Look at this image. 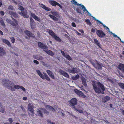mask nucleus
Here are the masks:
<instances>
[{"label": "nucleus", "instance_id": "nucleus-14", "mask_svg": "<svg viewBox=\"0 0 124 124\" xmlns=\"http://www.w3.org/2000/svg\"><path fill=\"white\" fill-rule=\"evenodd\" d=\"M43 108H40L38 109L37 113L39 116H41L42 117H43Z\"/></svg>", "mask_w": 124, "mask_h": 124}, {"label": "nucleus", "instance_id": "nucleus-16", "mask_svg": "<svg viewBox=\"0 0 124 124\" xmlns=\"http://www.w3.org/2000/svg\"><path fill=\"white\" fill-rule=\"evenodd\" d=\"M31 15L35 20L40 22L41 21L40 19L34 13L31 12Z\"/></svg>", "mask_w": 124, "mask_h": 124}, {"label": "nucleus", "instance_id": "nucleus-49", "mask_svg": "<svg viewBox=\"0 0 124 124\" xmlns=\"http://www.w3.org/2000/svg\"><path fill=\"white\" fill-rule=\"evenodd\" d=\"M33 62L36 64H39V62L37 60H35L33 61Z\"/></svg>", "mask_w": 124, "mask_h": 124}, {"label": "nucleus", "instance_id": "nucleus-60", "mask_svg": "<svg viewBox=\"0 0 124 124\" xmlns=\"http://www.w3.org/2000/svg\"><path fill=\"white\" fill-rule=\"evenodd\" d=\"M76 33H77V34L79 36H80L81 35V33H79L77 31H76Z\"/></svg>", "mask_w": 124, "mask_h": 124}, {"label": "nucleus", "instance_id": "nucleus-30", "mask_svg": "<svg viewBox=\"0 0 124 124\" xmlns=\"http://www.w3.org/2000/svg\"><path fill=\"white\" fill-rule=\"evenodd\" d=\"M8 9L9 10H15L13 6L12 5H10L8 7Z\"/></svg>", "mask_w": 124, "mask_h": 124}, {"label": "nucleus", "instance_id": "nucleus-6", "mask_svg": "<svg viewBox=\"0 0 124 124\" xmlns=\"http://www.w3.org/2000/svg\"><path fill=\"white\" fill-rule=\"evenodd\" d=\"M27 108L29 115H33L34 114V107L32 104L31 103H29L28 105Z\"/></svg>", "mask_w": 124, "mask_h": 124}, {"label": "nucleus", "instance_id": "nucleus-55", "mask_svg": "<svg viewBox=\"0 0 124 124\" xmlns=\"http://www.w3.org/2000/svg\"><path fill=\"white\" fill-rule=\"evenodd\" d=\"M75 77L77 80L79 78V76L78 74L76 75Z\"/></svg>", "mask_w": 124, "mask_h": 124}, {"label": "nucleus", "instance_id": "nucleus-38", "mask_svg": "<svg viewBox=\"0 0 124 124\" xmlns=\"http://www.w3.org/2000/svg\"><path fill=\"white\" fill-rule=\"evenodd\" d=\"M43 112L44 113L46 114L47 115H48L49 114V112L46 109L43 108Z\"/></svg>", "mask_w": 124, "mask_h": 124}, {"label": "nucleus", "instance_id": "nucleus-64", "mask_svg": "<svg viewBox=\"0 0 124 124\" xmlns=\"http://www.w3.org/2000/svg\"><path fill=\"white\" fill-rule=\"evenodd\" d=\"M3 34V32L1 31L0 30V35H2Z\"/></svg>", "mask_w": 124, "mask_h": 124}, {"label": "nucleus", "instance_id": "nucleus-35", "mask_svg": "<svg viewBox=\"0 0 124 124\" xmlns=\"http://www.w3.org/2000/svg\"><path fill=\"white\" fill-rule=\"evenodd\" d=\"M0 23L2 26L5 27V24L2 19L0 20Z\"/></svg>", "mask_w": 124, "mask_h": 124}, {"label": "nucleus", "instance_id": "nucleus-24", "mask_svg": "<svg viewBox=\"0 0 124 124\" xmlns=\"http://www.w3.org/2000/svg\"><path fill=\"white\" fill-rule=\"evenodd\" d=\"M44 51L47 54L50 55L51 56H53L54 55V52L52 51L49 50L48 51L44 50Z\"/></svg>", "mask_w": 124, "mask_h": 124}, {"label": "nucleus", "instance_id": "nucleus-4", "mask_svg": "<svg viewBox=\"0 0 124 124\" xmlns=\"http://www.w3.org/2000/svg\"><path fill=\"white\" fill-rule=\"evenodd\" d=\"M36 71L38 75L42 79H45L48 81H50V78L46 73L43 72V74L39 70H36Z\"/></svg>", "mask_w": 124, "mask_h": 124}, {"label": "nucleus", "instance_id": "nucleus-54", "mask_svg": "<svg viewBox=\"0 0 124 124\" xmlns=\"http://www.w3.org/2000/svg\"><path fill=\"white\" fill-rule=\"evenodd\" d=\"M0 14H1V15L3 16L4 15L5 13L4 12L2 11H0Z\"/></svg>", "mask_w": 124, "mask_h": 124}, {"label": "nucleus", "instance_id": "nucleus-39", "mask_svg": "<svg viewBox=\"0 0 124 124\" xmlns=\"http://www.w3.org/2000/svg\"><path fill=\"white\" fill-rule=\"evenodd\" d=\"M72 1L73 2V3L75 5H79L80 6H81V4H78L75 0H73Z\"/></svg>", "mask_w": 124, "mask_h": 124}, {"label": "nucleus", "instance_id": "nucleus-12", "mask_svg": "<svg viewBox=\"0 0 124 124\" xmlns=\"http://www.w3.org/2000/svg\"><path fill=\"white\" fill-rule=\"evenodd\" d=\"M24 33L29 37H31L33 38H35V37L34 34H32L30 31L28 30H26L24 31Z\"/></svg>", "mask_w": 124, "mask_h": 124}, {"label": "nucleus", "instance_id": "nucleus-2", "mask_svg": "<svg viewBox=\"0 0 124 124\" xmlns=\"http://www.w3.org/2000/svg\"><path fill=\"white\" fill-rule=\"evenodd\" d=\"M2 81L3 85L8 89H10L12 91H15L16 89H20L21 86L17 85H14V88L12 87V85H14V83L8 80L4 79H3Z\"/></svg>", "mask_w": 124, "mask_h": 124}, {"label": "nucleus", "instance_id": "nucleus-9", "mask_svg": "<svg viewBox=\"0 0 124 124\" xmlns=\"http://www.w3.org/2000/svg\"><path fill=\"white\" fill-rule=\"evenodd\" d=\"M96 34L97 36L100 38L106 37V35L102 30H97L96 31Z\"/></svg>", "mask_w": 124, "mask_h": 124}, {"label": "nucleus", "instance_id": "nucleus-57", "mask_svg": "<svg viewBox=\"0 0 124 124\" xmlns=\"http://www.w3.org/2000/svg\"><path fill=\"white\" fill-rule=\"evenodd\" d=\"M30 22H34V21L33 19H32L31 18H30Z\"/></svg>", "mask_w": 124, "mask_h": 124}, {"label": "nucleus", "instance_id": "nucleus-50", "mask_svg": "<svg viewBox=\"0 0 124 124\" xmlns=\"http://www.w3.org/2000/svg\"><path fill=\"white\" fill-rule=\"evenodd\" d=\"M82 83H83V84L84 86H87V85L86 83V81H83Z\"/></svg>", "mask_w": 124, "mask_h": 124}, {"label": "nucleus", "instance_id": "nucleus-45", "mask_svg": "<svg viewBox=\"0 0 124 124\" xmlns=\"http://www.w3.org/2000/svg\"><path fill=\"white\" fill-rule=\"evenodd\" d=\"M8 120L10 122V124H12L13 122V120L11 118H9L8 119Z\"/></svg>", "mask_w": 124, "mask_h": 124}, {"label": "nucleus", "instance_id": "nucleus-48", "mask_svg": "<svg viewBox=\"0 0 124 124\" xmlns=\"http://www.w3.org/2000/svg\"><path fill=\"white\" fill-rule=\"evenodd\" d=\"M15 40L14 39V37H12L11 38V42L13 43H14L15 42Z\"/></svg>", "mask_w": 124, "mask_h": 124}, {"label": "nucleus", "instance_id": "nucleus-7", "mask_svg": "<svg viewBox=\"0 0 124 124\" xmlns=\"http://www.w3.org/2000/svg\"><path fill=\"white\" fill-rule=\"evenodd\" d=\"M49 30L48 32L49 34L53 38L59 42H61V40L60 38L56 36V34H55L53 31L48 29Z\"/></svg>", "mask_w": 124, "mask_h": 124}, {"label": "nucleus", "instance_id": "nucleus-27", "mask_svg": "<svg viewBox=\"0 0 124 124\" xmlns=\"http://www.w3.org/2000/svg\"><path fill=\"white\" fill-rule=\"evenodd\" d=\"M94 42L95 44L99 46L100 47L101 44L99 42L98 40L97 39H94Z\"/></svg>", "mask_w": 124, "mask_h": 124}, {"label": "nucleus", "instance_id": "nucleus-18", "mask_svg": "<svg viewBox=\"0 0 124 124\" xmlns=\"http://www.w3.org/2000/svg\"><path fill=\"white\" fill-rule=\"evenodd\" d=\"M12 17V20L14 21V22H13L11 20H8V21L9 22H11V23H10V24L11 25H12L16 26L18 25V23L17 21L14 18H13V17Z\"/></svg>", "mask_w": 124, "mask_h": 124}, {"label": "nucleus", "instance_id": "nucleus-26", "mask_svg": "<svg viewBox=\"0 0 124 124\" xmlns=\"http://www.w3.org/2000/svg\"><path fill=\"white\" fill-rule=\"evenodd\" d=\"M5 110V107H3V106H2L0 108V112L2 113H4Z\"/></svg>", "mask_w": 124, "mask_h": 124}, {"label": "nucleus", "instance_id": "nucleus-52", "mask_svg": "<svg viewBox=\"0 0 124 124\" xmlns=\"http://www.w3.org/2000/svg\"><path fill=\"white\" fill-rule=\"evenodd\" d=\"M96 29H95L93 28H92L91 30V32L93 33L95 32Z\"/></svg>", "mask_w": 124, "mask_h": 124}, {"label": "nucleus", "instance_id": "nucleus-37", "mask_svg": "<svg viewBox=\"0 0 124 124\" xmlns=\"http://www.w3.org/2000/svg\"><path fill=\"white\" fill-rule=\"evenodd\" d=\"M46 72L49 76H50L51 75H52V74L53 73L52 72L49 70H47Z\"/></svg>", "mask_w": 124, "mask_h": 124}, {"label": "nucleus", "instance_id": "nucleus-43", "mask_svg": "<svg viewBox=\"0 0 124 124\" xmlns=\"http://www.w3.org/2000/svg\"><path fill=\"white\" fill-rule=\"evenodd\" d=\"M76 11L77 12L79 13H81V10L79 8H77L76 9Z\"/></svg>", "mask_w": 124, "mask_h": 124}, {"label": "nucleus", "instance_id": "nucleus-1", "mask_svg": "<svg viewBox=\"0 0 124 124\" xmlns=\"http://www.w3.org/2000/svg\"><path fill=\"white\" fill-rule=\"evenodd\" d=\"M96 83L95 81H92V85L95 92L98 93L103 94L104 91L105 90L103 84L99 82H97V85H96Z\"/></svg>", "mask_w": 124, "mask_h": 124}, {"label": "nucleus", "instance_id": "nucleus-29", "mask_svg": "<svg viewBox=\"0 0 124 124\" xmlns=\"http://www.w3.org/2000/svg\"><path fill=\"white\" fill-rule=\"evenodd\" d=\"M64 57L68 60L70 61L72 59V58L69 55L66 54Z\"/></svg>", "mask_w": 124, "mask_h": 124}, {"label": "nucleus", "instance_id": "nucleus-51", "mask_svg": "<svg viewBox=\"0 0 124 124\" xmlns=\"http://www.w3.org/2000/svg\"><path fill=\"white\" fill-rule=\"evenodd\" d=\"M71 25L73 27H76V25L75 23L74 22H72L71 23Z\"/></svg>", "mask_w": 124, "mask_h": 124}, {"label": "nucleus", "instance_id": "nucleus-20", "mask_svg": "<svg viewBox=\"0 0 124 124\" xmlns=\"http://www.w3.org/2000/svg\"><path fill=\"white\" fill-rule=\"evenodd\" d=\"M118 66L119 69L124 72V64L119 63Z\"/></svg>", "mask_w": 124, "mask_h": 124}, {"label": "nucleus", "instance_id": "nucleus-25", "mask_svg": "<svg viewBox=\"0 0 124 124\" xmlns=\"http://www.w3.org/2000/svg\"><path fill=\"white\" fill-rule=\"evenodd\" d=\"M110 99V97L108 96H106L103 98V101L105 103L108 101Z\"/></svg>", "mask_w": 124, "mask_h": 124}, {"label": "nucleus", "instance_id": "nucleus-31", "mask_svg": "<svg viewBox=\"0 0 124 124\" xmlns=\"http://www.w3.org/2000/svg\"><path fill=\"white\" fill-rule=\"evenodd\" d=\"M35 22H34L30 23L31 27L32 29L34 28L35 27Z\"/></svg>", "mask_w": 124, "mask_h": 124}, {"label": "nucleus", "instance_id": "nucleus-10", "mask_svg": "<svg viewBox=\"0 0 124 124\" xmlns=\"http://www.w3.org/2000/svg\"><path fill=\"white\" fill-rule=\"evenodd\" d=\"M49 3L53 6H55L56 5L59 6L61 9L62 8V6L57 2L53 0H50Z\"/></svg>", "mask_w": 124, "mask_h": 124}, {"label": "nucleus", "instance_id": "nucleus-40", "mask_svg": "<svg viewBox=\"0 0 124 124\" xmlns=\"http://www.w3.org/2000/svg\"><path fill=\"white\" fill-rule=\"evenodd\" d=\"M44 9L46 11H50L51 10V9L50 8H49L47 7H46V6L45 7Z\"/></svg>", "mask_w": 124, "mask_h": 124}, {"label": "nucleus", "instance_id": "nucleus-28", "mask_svg": "<svg viewBox=\"0 0 124 124\" xmlns=\"http://www.w3.org/2000/svg\"><path fill=\"white\" fill-rule=\"evenodd\" d=\"M118 85L122 89H124V83L119 82L118 83Z\"/></svg>", "mask_w": 124, "mask_h": 124}, {"label": "nucleus", "instance_id": "nucleus-47", "mask_svg": "<svg viewBox=\"0 0 124 124\" xmlns=\"http://www.w3.org/2000/svg\"><path fill=\"white\" fill-rule=\"evenodd\" d=\"M49 76L50 78L53 79H54V76L53 73L52 74V75H51Z\"/></svg>", "mask_w": 124, "mask_h": 124}, {"label": "nucleus", "instance_id": "nucleus-5", "mask_svg": "<svg viewBox=\"0 0 124 124\" xmlns=\"http://www.w3.org/2000/svg\"><path fill=\"white\" fill-rule=\"evenodd\" d=\"M51 13L53 15L50 14L49 16L54 20L57 21L58 19L57 17H60L59 13L56 11H51Z\"/></svg>", "mask_w": 124, "mask_h": 124}, {"label": "nucleus", "instance_id": "nucleus-61", "mask_svg": "<svg viewBox=\"0 0 124 124\" xmlns=\"http://www.w3.org/2000/svg\"><path fill=\"white\" fill-rule=\"evenodd\" d=\"M87 15L88 16H91V14L89 13V12L88 11L87 12Z\"/></svg>", "mask_w": 124, "mask_h": 124}, {"label": "nucleus", "instance_id": "nucleus-46", "mask_svg": "<svg viewBox=\"0 0 124 124\" xmlns=\"http://www.w3.org/2000/svg\"><path fill=\"white\" fill-rule=\"evenodd\" d=\"M20 89H21L23 91H25L26 90L25 88L22 86H20Z\"/></svg>", "mask_w": 124, "mask_h": 124}, {"label": "nucleus", "instance_id": "nucleus-17", "mask_svg": "<svg viewBox=\"0 0 124 124\" xmlns=\"http://www.w3.org/2000/svg\"><path fill=\"white\" fill-rule=\"evenodd\" d=\"M9 14L11 16L12 18V16L15 18L18 17V14L15 12H14L11 11H9Z\"/></svg>", "mask_w": 124, "mask_h": 124}, {"label": "nucleus", "instance_id": "nucleus-58", "mask_svg": "<svg viewBox=\"0 0 124 124\" xmlns=\"http://www.w3.org/2000/svg\"><path fill=\"white\" fill-rule=\"evenodd\" d=\"M23 99L24 100H26L27 99V98L26 97H23Z\"/></svg>", "mask_w": 124, "mask_h": 124}, {"label": "nucleus", "instance_id": "nucleus-41", "mask_svg": "<svg viewBox=\"0 0 124 124\" xmlns=\"http://www.w3.org/2000/svg\"><path fill=\"white\" fill-rule=\"evenodd\" d=\"M38 55H34L33 57L35 59L38 60Z\"/></svg>", "mask_w": 124, "mask_h": 124}, {"label": "nucleus", "instance_id": "nucleus-33", "mask_svg": "<svg viewBox=\"0 0 124 124\" xmlns=\"http://www.w3.org/2000/svg\"><path fill=\"white\" fill-rule=\"evenodd\" d=\"M85 22L88 25H89L90 26L91 25L92 23L91 22H90L89 20L88 19L86 20H85Z\"/></svg>", "mask_w": 124, "mask_h": 124}, {"label": "nucleus", "instance_id": "nucleus-62", "mask_svg": "<svg viewBox=\"0 0 124 124\" xmlns=\"http://www.w3.org/2000/svg\"><path fill=\"white\" fill-rule=\"evenodd\" d=\"M2 5V1L0 0V7H1Z\"/></svg>", "mask_w": 124, "mask_h": 124}, {"label": "nucleus", "instance_id": "nucleus-32", "mask_svg": "<svg viewBox=\"0 0 124 124\" xmlns=\"http://www.w3.org/2000/svg\"><path fill=\"white\" fill-rule=\"evenodd\" d=\"M80 6L82 7V9H84V11H85L86 13L88 12V11L85 8L83 5H81Z\"/></svg>", "mask_w": 124, "mask_h": 124}, {"label": "nucleus", "instance_id": "nucleus-34", "mask_svg": "<svg viewBox=\"0 0 124 124\" xmlns=\"http://www.w3.org/2000/svg\"><path fill=\"white\" fill-rule=\"evenodd\" d=\"M97 68L98 69H101L102 68L101 65L98 63L97 64Z\"/></svg>", "mask_w": 124, "mask_h": 124}, {"label": "nucleus", "instance_id": "nucleus-19", "mask_svg": "<svg viewBox=\"0 0 124 124\" xmlns=\"http://www.w3.org/2000/svg\"><path fill=\"white\" fill-rule=\"evenodd\" d=\"M45 108L50 111H52L53 112H55V109L52 106L48 105H46L45 106Z\"/></svg>", "mask_w": 124, "mask_h": 124}, {"label": "nucleus", "instance_id": "nucleus-56", "mask_svg": "<svg viewBox=\"0 0 124 124\" xmlns=\"http://www.w3.org/2000/svg\"><path fill=\"white\" fill-rule=\"evenodd\" d=\"M117 38H118V39H119L120 40V42H122V43H124V42L123 41H122L121 40V39L119 37H118V36H117Z\"/></svg>", "mask_w": 124, "mask_h": 124}, {"label": "nucleus", "instance_id": "nucleus-13", "mask_svg": "<svg viewBox=\"0 0 124 124\" xmlns=\"http://www.w3.org/2000/svg\"><path fill=\"white\" fill-rule=\"evenodd\" d=\"M38 44L39 47L42 49L46 50L47 48V47L41 42H38Z\"/></svg>", "mask_w": 124, "mask_h": 124}, {"label": "nucleus", "instance_id": "nucleus-42", "mask_svg": "<svg viewBox=\"0 0 124 124\" xmlns=\"http://www.w3.org/2000/svg\"><path fill=\"white\" fill-rule=\"evenodd\" d=\"M39 5L40 6V7L42 8L43 9H44L45 6H46L45 5L43 4H39Z\"/></svg>", "mask_w": 124, "mask_h": 124}, {"label": "nucleus", "instance_id": "nucleus-15", "mask_svg": "<svg viewBox=\"0 0 124 124\" xmlns=\"http://www.w3.org/2000/svg\"><path fill=\"white\" fill-rule=\"evenodd\" d=\"M59 72L62 75L67 78H69V75L65 71L62 70H59Z\"/></svg>", "mask_w": 124, "mask_h": 124}, {"label": "nucleus", "instance_id": "nucleus-44", "mask_svg": "<svg viewBox=\"0 0 124 124\" xmlns=\"http://www.w3.org/2000/svg\"><path fill=\"white\" fill-rule=\"evenodd\" d=\"M60 51H61L63 56L64 57L66 55V54H65L64 52L63 51H62L61 50H60Z\"/></svg>", "mask_w": 124, "mask_h": 124}, {"label": "nucleus", "instance_id": "nucleus-53", "mask_svg": "<svg viewBox=\"0 0 124 124\" xmlns=\"http://www.w3.org/2000/svg\"><path fill=\"white\" fill-rule=\"evenodd\" d=\"M43 59V57L41 56H39L38 57V60H42Z\"/></svg>", "mask_w": 124, "mask_h": 124}, {"label": "nucleus", "instance_id": "nucleus-36", "mask_svg": "<svg viewBox=\"0 0 124 124\" xmlns=\"http://www.w3.org/2000/svg\"><path fill=\"white\" fill-rule=\"evenodd\" d=\"M74 109L75 110H76L78 112H79L80 113H82L83 112V110L79 109L78 108H74Z\"/></svg>", "mask_w": 124, "mask_h": 124}, {"label": "nucleus", "instance_id": "nucleus-21", "mask_svg": "<svg viewBox=\"0 0 124 124\" xmlns=\"http://www.w3.org/2000/svg\"><path fill=\"white\" fill-rule=\"evenodd\" d=\"M6 54V52L3 48L0 47V56H2Z\"/></svg>", "mask_w": 124, "mask_h": 124}, {"label": "nucleus", "instance_id": "nucleus-11", "mask_svg": "<svg viewBox=\"0 0 124 124\" xmlns=\"http://www.w3.org/2000/svg\"><path fill=\"white\" fill-rule=\"evenodd\" d=\"M74 91L79 96L81 97L84 98L86 97L85 95L82 92L77 89L74 90Z\"/></svg>", "mask_w": 124, "mask_h": 124}, {"label": "nucleus", "instance_id": "nucleus-8", "mask_svg": "<svg viewBox=\"0 0 124 124\" xmlns=\"http://www.w3.org/2000/svg\"><path fill=\"white\" fill-rule=\"evenodd\" d=\"M77 100L75 98H73L70 101L69 103L72 108H76L75 106L77 104Z\"/></svg>", "mask_w": 124, "mask_h": 124}, {"label": "nucleus", "instance_id": "nucleus-23", "mask_svg": "<svg viewBox=\"0 0 124 124\" xmlns=\"http://www.w3.org/2000/svg\"><path fill=\"white\" fill-rule=\"evenodd\" d=\"M2 41L4 43L6 44L9 46L11 47V44L9 41L7 39H2Z\"/></svg>", "mask_w": 124, "mask_h": 124}, {"label": "nucleus", "instance_id": "nucleus-59", "mask_svg": "<svg viewBox=\"0 0 124 124\" xmlns=\"http://www.w3.org/2000/svg\"><path fill=\"white\" fill-rule=\"evenodd\" d=\"M79 31L82 33H84V31L82 30H79Z\"/></svg>", "mask_w": 124, "mask_h": 124}, {"label": "nucleus", "instance_id": "nucleus-3", "mask_svg": "<svg viewBox=\"0 0 124 124\" xmlns=\"http://www.w3.org/2000/svg\"><path fill=\"white\" fill-rule=\"evenodd\" d=\"M19 9L21 10L22 12H20L18 13L21 16H23L25 18H28L29 16L27 15V10L24 9L23 7L22 6L19 5L18 6Z\"/></svg>", "mask_w": 124, "mask_h": 124}, {"label": "nucleus", "instance_id": "nucleus-63", "mask_svg": "<svg viewBox=\"0 0 124 124\" xmlns=\"http://www.w3.org/2000/svg\"><path fill=\"white\" fill-rule=\"evenodd\" d=\"M72 79L74 80H76V78L75 77L73 76L72 77Z\"/></svg>", "mask_w": 124, "mask_h": 124}, {"label": "nucleus", "instance_id": "nucleus-22", "mask_svg": "<svg viewBox=\"0 0 124 124\" xmlns=\"http://www.w3.org/2000/svg\"><path fill=\"white\" fill-rule=\"evenodd\" d=\"M68 71L69 72L72 73H75L77 72V68H73L72 70L68 69Z\"/></svg>", "mask_w": 124, "mask_h": 124}]
</instances>
